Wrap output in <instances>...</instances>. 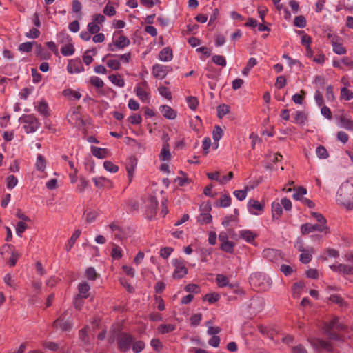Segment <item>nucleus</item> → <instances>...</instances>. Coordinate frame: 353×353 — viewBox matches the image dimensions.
<instances>
[{"instance_id": "obj_29", "label": "nucleus", "mask_w": 353, "mask_h": 353, "mask_svg": "<svg viewBox=\"0 0 353 353\" xmlns=\"http://www.w3.org/2000/svg\"><path fill=\"white\" fill-rule=\"evenodd\" d=\"M220 299V294L217 292L208 293L203 297V301H207L210 303H214Z\"/></svg>"}, {"instance_id": "obj_32", "label": "nucleus", "mask_w": 353, "mask_h": 353, "mask_svg": "<svg viewBox=\"0 0 353 353\" xmlns=\"http://www.w3.org/2000/svg\"><path fill=\"white\" fill-rule=\"evenodd\" d=\"M234 243L232 241H228L224 243H221L220 245V248L228 253H232L234 252Z\"/></svg>"}, {"instance_id": "obj_23", "label": "nucleus", "mask_w": 353, "mask_h": 353, "mask_svg": "<svg viewBox=\"0 0 353 353\" xmlns=\"http://www.w3.org/2000/svg\"><path fill=\"white\" fill-rule=\"evenodd\" d=\"M240 236L241 238L245 239L248 243H252L255 238L256 237V234L252 232L250 230H241L240 232Z\"/></svg>"}, {"instance_id": "obj_60", "label": "nucleus", "mask_w": 353, "mask_h": 353, "mask_svg": "<svg viewBox=\"0 0 353 353\" xmlns=\"http://www.w3.org/2000/svg\"><path fill=\"white\" fill-rule=\"evenodd\" d=\"M107 65L112 70H117L121 68V63L117 59H109L106 63Z\"/></svg>"}, {"instance_id": "obj_62", "label": "nucleus", "mask_w": 353, "mask_h": 353, "mask_svg": "<svg viewBox=\"0 0 353 353\" xmlns=\"http://www.w3.org/2000/svg\"><path fill=\"white\" fill-rule=\"evenodd\" d=\"M28 228V225L23 222V221H19L18 222L17 225V227H16V231H17V234L21 236V234Z\"/></svg>"}, {"instance_id": "obj_39", "label": "nucleus", "mask_w": 353, "mask_h": 353, "mask_svg": "<svg viewBox=\"0 0 353 353\" xmlns=\"http://www.w3.org/2000/svg\"><path fill=\"white\" fill-rule=\"evenodd\" d=\"M175 330V326L172 324H162L159 326L158 330L161 334H166Z\"/></svg>"}, {"instance_id": "obj_13", "label": "nucleus", "mask_w": 353, "mask_h": 353, "mask_svg": "<svg viewBox=\"0 0 353 353\" xmlns=\"http://www.w3.org/2000/svg\"><path fill=\"white\" fill-rule=\"evenodd\" d=\"M312 344L316 348L324 349L328 352H332L333 349L332 345L330 342L320 339H313Z\"/></svg>"}, {"instance_id": "obj_2", "label": "nucleus", "mask_w": 353, "mask_h": 353, "mask_svg": "<svg viewBox=\"0 0 353 353\" xmlns=\"http://www.w3.org/2000/svg\"><path fill=\"white\" fill-rule=\"evenodd\" d=\"M134 341L133 336L125 332H121L117 336L118 348L123 352H127L130 350Z\"/></svg>"}, {"instance_id": "obj_40", "label": "nucleus", "mask_w": 353, "mask_h": 353, "mask_svg": "<svg viewBox=\"0 0 353 353\" xmlns=\"http://www.w3.org/2000/svg\"><path fill=\"white\" fill-rule=\"evenodd\" d=\"M108 57H117L121 61H123V62L127 63H129V61H130V60L131 59V53L128 52V53H125V54H121V55L108 54L105 56V58H108Z\"/></svg>"}, {"instance_id": "obj_26", "label": "nucleus", "mask_w": 353, "mask_h": 353, "mask_svg": "<svg viewBox=\"0 0 353 353\" xmlns=\"http://www.w3.org/2000/svg\"><path fill=\"white\" fill-rule=\"evenodd\" d=\"M36 169L40 172H44L46 166V161L41 154H39L35 164Z\"/></svg>"}, {"instance_id": "obj_3", "label": "nucleus", "mask_w": 353, "mask_h": 353, "mask_svg": "<svg viewBox=\"0 0 353 353\" xmlns=\"http://www.w3.org/2000/svg\"><path fill=\"white\" fill-rule=\"evenodd\" d=\"M301 231L302 234L306 235L310 232L314 231L323 232L325 234H329L330 232V228L328 226H323V225L312 224L307 223L303 224L301 227Z\"/></svg>"}, {"instance_id": "obj_28", "label": "nucleus", "mask_w": 353, "mask_h": 353, "mask_svg": "<svg viewBox=\"0 0 353 353\" xmlns=\"http://www.w3.org/2000/svg\"><path fill=\"white\" fill-rule=\"evenodd\" d=\"M109 79L111 82L119 87H123L125 81L123 79L119 74H112L109 76Z\"/></svg>"}, {"instance_id": "obj_25", "label": "nucleus", "mask_w": 353, "mask_h": 353, "mask_svg": "<svg viewBox=\"0 0 353 353\" xmlns=\"http://www.w3.org/2000/svg\"><path fill=\"white\" fill-rule=\"evenodd\" d=\"M216 281L218 286L220 288H223L225 286L230 287V284L229 283V279L225 275L218 274L216 277Z\"/></svg>"}, {"instance_id": "obj_7", "label": "nucleus", "mask_w": 353, "mask_h": 353, "mask_svg": "<svg viewBox=\"0 0 353 353\" xmlns=\"http://www.w3.org/2000/svg\"><path fill=\"white\" fill-rule=\"evenodd\" d=\"M171 70L169 66L155 64L152 67V74L155 78L163 79Z\"/></svg>"}, {"instance_id": "obj_44", "label": "nucleus", "mask_w": 353, "mask_h": 353, "mask_svg": "<svg viewBox=\"0 0 353 353\" xmlns=\"http://www.w3.org/2000/svg\"><path fill=\"white\" fill-rule=\"evenodd\" d=\"M137 96L142 101H145L148 99V94L141 87L137 86L135 88Z\"/></svg>"}, {"instance_id": "obj_43", "label": "nucleus", "mask_w": 353, "mask_h": 353, "mask_svg": "<svg viewBox=\"0 0 353 353\" xmlns=\"http://www.w3.org/2000/svg\"><path fill=\"white\" fill-rule=\"evenodd\" d=\"M306 94V92L303 90H301V94H295L292 96V101L297 104L301 105L305 99V96Z\"/></svg>"}, {"instance_id": "obj_42", "label": "nucleus", "mask_w": 353, "mask_h": 353, "mask_svg": "<svg viewBox=\"0 0 353 353\" xmlns=\"http://www.w3.org/2000/svg\"><path fill=\"white\" fill-rule=\"evenodd\" d=\"M104 168L112 173H115L119 170V167L116 165H114L112 161H105L103 163Z\"/></svg>"}, {"instance_id": "obj_45", "label": "nucleus", "mask_w": 353, "mask_h": 353, "mask_svg": "<svg viewBox=\"0 0 353 353\" xmlns=\"http://www.w3.org/2000/svg\"><path fill=\"white\" fill-rule=\"evenodd\" d=\"M85 276L88 279L95 281L99 276V274L96 272L94 268L90 267L87 268L85 271Z\"/></svg>"}, {"instance_id": "obj_9", "label": "nucleus", "mask_w": 353, "mask_h": 353, "mask_svg": "<svg viewBox=\"0 0 353 353\" xmlns=\"http://www.w3.org/2000/svg\"><path fill=\"white\" fill-rule=\"evenodd\" d=\"M68 71L72 73H79L84 70L83 66L80 59L71 60L67 66Z\"/></svg>"}, {"instance_id": "obj_61", "label": "nucleus", "mask_w": 353, "mask_h": 353, "mask_svg": "<svg viewBox=\"0 0 353 353\" xmlns=\"http://www.w3.org/2000/svg\"><path fill=\"white\" fill-rule=\"evenodd\" d=\"M223 135V130L219 125H216L213 130V139L214 141H219Z\"/></svg>"}, {"instance_id": "obj_48", "label": "nucleus", "mask_w": 353, "mask_h": 353, "mask_svg": "<svg viewBox=\"0 0 353 353\" xmlns=\"http://www.w3.org/2000/svg\"><path fill=\"white\" fill-rule=\"evenodd\" d=\"M294 25L299 28H304L306 26V19L304 16L299 15L295 17Z\"/></svg>"}, {"instance_id": "obj_57", "label": "nucleus", "mask_w": 353, "mask_h": 353, "mask_svg": "<svg viewBox=\"0 0 353 353\" xmlns=\"http://www.w3.org/2000/svg\"><path fill=\"white\" fill-rule=\"evenodd\" d=\"M231 203V198L228 195H223L222 198L220 199L219 203H217L218 206L220 207H228Z\"/></svg>"}, {"instance_id": "obj_12", "label": "nucleus", "mask_w": 353, "mask_h": 353, "mask_svg": "<svg viewBox=\"0 0 353 353\" xmlns=\"http://www.w3.org/2000/svg\"><path fill=\"white\" fill-rule=\"evenodd\" d=\"M34 53L37 57H39L41 60H48L50 59L51 54L46 50L41 44L35 43Z\"/></svg>"}, {"instance_id": "obj_27", "label": "nucleus", "mask_w": 353, "mask_h": 353, "mask_svg": "<svg viewBox=\"0 0 353 353\" xmlns=\"http://www.w3.org/2000/svg\"><path fill=\"white\" fill-rule=\"evenodd\" d=\"M212 217L209 212H201L198 216V222L201 224H207L212 222Z\"/></svg>"}, {"instance_id": "obj_37", "label": "nucleus", "mask_w": 353, "mask_h": 353, "mask_svg": "<svg viewBox=\"0 0 353 353\" xmlns=\"http://www.w3.org/2000/svg\"><path fill=\"white\" fill-rule=\"evenodd\" d=\"M307 194V190L306 188L299 186L296 189L295 193L293 194L292 197L295 200H301V198L303 195Z\"/></svg>"}, {"instance_id": "obj_47", "label": "nucleus", "mask_w": 353, "mask_h": 353, "mask_svg": "<svg viewBox=\"0 0 353 353\" xmlns=\"http://www.w3.org/2000/svg\"><path fill=\"white\" fill-rule=\"evenodd\" d=\"M81 3L79 0H73L72 3V10L73 12L78 13L79 17L81 16Z\"/></svg>"}, {"instance_id": "obj_59", "label": "nucleus", "mask_w": 353, "mask_h": 353, "mask_svg": "<svg viewBox=\"0 0 353 353\" xmlns=\"http://www.w3.org/2000/svg\"><path fill=\"white\" fill-rule=\"evenodd\" d=\"M145 347L144 342L141 341H136L133 343L132 350L134 353L141 352Z\"/></svg>"}, {"instance_id": "obj_15", "label": "nucleus", "mask_w": 353, "mask_h": 353, "mask_svg": "<svg viewBox=\"0 0 353 353\" xmlns=\"http://www.w3.org/2000/svg\"><path fill=\"white\" fill-rule=\"evenodd\" d=\"M110 228L112 231L115 232L117 231V233H115L114 236L116 239H118L119 240H121L126 236V234L124 232L123 229L120 227V225L118 224L117 222L113 221L109 225Z\"/></svg>"}, {"instance_id": "obj_17", "label": "nucleus", "mask_w": 353, "mask_h": 353, "mask_svg": "<svg viewBox=\"0 0 353 353\" xmlns=\"http://www.w3.org/2000/svg\"><path fill=\"white\" fill-rule=\"evenodd\" d=\"M172 58V50L169 47L164 48L159 52V59L161 61L167 62L171 61Z\"/></svg>"}, {"instance_id": "obj_38", "label": "nucleus", "mask_w": 353, "mask_h": 353, "mask_svg": "<svg viewBox=\"0 0 353 353\" xmlns=\"http://www.w3.org/2000/svg\"><path fill=\"white\" fill-rule=\"evenodd\" d=\"M312 216L315 218L316 221H318V225H323V226H327V220L324 217V216L320 213L312 212H311Z\"/></svg>"}, {"instance_id": "obj_53", "label": "nucleus", "mask_w": 353, "mask_h": 353, "mask_svg": "<svg viewBox=\"0 0 353 353\" xmlns=\"http://www.w3.org/2000/svg\"><path fill=\"white\" fill-rule=\"evenodd\" d=\"M88 30L91 34H97L100 31V26L94 21L88 25Z\"/></svg>"}, {"instance_id": "obj_4", "label": "nucleus", "mask_w": 353, "mask_h": 353, "mask_svg": "<svg viewBox=\"0 0 353 353\" xmlns=\"http://www.w3.org/2000/svg\"><path fill=\"white\" fill-rule=\"evenodd\" d=\"M173 265L175 267L173 277L175 279H182L188 274V268L185 267L184 260L181 259H176L173 261Z\"/></svg>"}, {"instance_id": "obj_5", "label": "nucleus", "mask_w": 353, "mask_h": 353, "mask_svg": "<svg viewBox=\"0 0 353 353\" xmlns=\"http://www.w3.org/2000/svg\"><path fill=\"white\" fill-rule=\"evenodd\" d=\"M80 110L81 106L79 105L73 108L67 115L68 122L77 127H81L84 125L83 120L80 114Z\"/></svg>"}, {"instance_id": "obj_51", "label": "nucleus", "mask_w": 353, "mask_h": 353, "mask_svg": "<svg viewBox=\"0 0 353 353\" xmlns=\"http://www.w3.org/2000/svg\"><path fill=\"white\" fill-rule=\"evenodd\" d=\"M212 60L215 64L218 65H221L222 67H225L226 65V60L224 57L221 55H214L212 58Z\"/></svg>"}, {"instance_id": "obj_6", "label": "nucleus", "mask_w": 353, "mask_h": 353, "mask_svg": "<svg viewBox=\"0 0 353 353\" xmlns=\"http://www.w3.org/2000/svg\"><path fill=\"white\" fill-rule=\"evenodd\" d=\"M339 318L334 317L329 323L325 324V332L327 334L330 339L333 340H340L339 335L334 332L336 324L338 323Z\"/></svg>"}, {"instance_id": "obj_63", "label": "nucleus", "mask_w": 353, "mask_h": 353, "mask_svg": "<svg viewBox=\"0 0 353 353\" xmlns=\"http://www.w3.org/2000/svg\"><path fill=\"white\" fill-rule=\"evenodd\" d=\"M83 299H84L83 297H81V296H79L77 295L76 296L74 303H73V305L75 309L80 310L82 308L83 303H84L83 301Z\"/></svg>"}, {"instance_id": "obj_41", "label": "nucleus", "mask_w": 353, "mask_h": 353, "mask_svg": "<svg viewBox=\"0 0 353 353\" xmlns=\"http://www.w3.org/2000/svg\"><path fill=\"white\" fill-rule=\"evenodd\" d=\"M341 98L346 101H350L353 99V92L344 87L341 90Z\"/></svg>"}, {"instance_id": "obj_19", "label": "nucleus", "mask_w": 353, "mask_h": 353, "mask_svg": "<svg viewBox=\"0 0 353 353\" xmlns=\"http://www.w3.org/2000/svg\"><path fill=\"white\" fill-rule=\"evenodd\" d=\"M90 289L89 284L87 282H83L79 284L78 285V291L79 294L77 296L88 298L89 296L88 292Z\"/></svg>"}, {"instance_id": "obj_8", "label": "nucleus", "mask_w": 353, "mask_h": 353, "mask_svg": "<svg viewBox=\"0 0 353 353\" xmlns=\"http://www.w3.org/2000/svg\"><path fill=\"white\" fill-rule=\"evenodd\" d=\"M130 39L127 37L121 35L116 41L113 43L109 44L108 48L110 51H114L115 48L123 49L128 46L130 44Z\"/></svg>"}, {"instance_id": "obj_36", "label": "nucleus", "mask_w": 353, "mask_h": 353, "mask_svg": "<svg viewBox=\"0 0 353 353\" xmlns=\"http://www.w3.org/2000/svg\"><path fill=\"white\" fill-rule=\"evenodd\" d=\"M187 103L188 104L189 108L192 110H195L199 105V101L198 99L196 97H188L186 98Z\"/></svg>"}, {"instance_id": "obj_49", "label": "nucleus", "mask_w": 353, "mask_h": 353, "mask_svg": "<svg viewBox=\"0 0 353 353\" xmlns=\"http://www.w3.org/2000/svg\"><path fill=\"white\" fill-rule=\"evenodd\" d=\"M307 119V116L303 112L298 111L295 114L294 120L296 123L303 124Z\"/></svg>"}, {"instance_id": "obj_16", "label": "nucleus", "mask_w": 353, "mask_h": 353, "mask_svg": "<svg viewBox=\"0 0 353 353\" xmlns=\"http://www.w3.org/2000/svg\"><path fill=\"white\" fill-rule=\"evenodd\" d=\"M160 111L163 116L168 119H174L176 117V112L167 105H161Z\"/></svg>"}, {"instance_id": "obj_55", "label": "nucleus", "mask_w": 353, "mask_h": 353, "mask_svg": "<svg viewBox=\"0 0 353 353\" xmlns=\"http://www.w3.org/2000/svg\"><path fill=\"white\" fill-rule=\"evenodd\" d=\"M316 153L317 156L321 159H326L328 157V153L326 148L324 146L320 145L316 148Z\"/></svg>"}, {"instance_id": "obj_52", "label": "nucleus", "mask_w": 353, "mask_h": 353, "mask_svg": "<svg viewBox=\"0 0 353 353\" xmlns=\"http://www.w3.org/2000/svg\"><path fill=\"white\" fill-rule=\"evenodd\" d=\"M158 90L159 93L165 99L168 100L172 99V93L168 88L165 86H160Z\"/></svg>"}, {"instance_id": "obj_58", "label": "nucleus", "mask_w": 353, "mask_h": 353, "mask_svg": "<svg viewBox=\"0 0 353 353\" xmlns=\"http://www.w3.org/2000/svg\"><path fill=\"white\" fill-rule=\"evenodd\" d=\"M7 188L9 189L13 188L18 183L17 177L14 175H9L6 178Z\"/></svg>"}, {"instance_id": "obj_64", "label": "nucleus", "mask_w": 353, "mask_h": 353, "mask_svg": "<svg viewBox=\"0 0 353 353\" xmlns=\"http://www.w3.org/2000/svg\"><path fill=\"white\" fill-rule=\"evenodd\" d=\"M128 121L132 124L138 125L141 123L142 118L141 115L134 114L128 118Z\"/></svg>"}, {"instance_id": "obj_46", "label": "nucleus", "mask_w": 353, "mask_h": 353, "mask_svg": "<svg viewBox=\"0 0 353 353\" xmlns=\"http://www.w3.org/2000/svg\"><path fill=\"white\" fill-rule=\"evenodd\" d=\"M90 83L97 88H101L104 85L103 81L97 76L92 77L90 79Z\"/></svg>"}, {"instance_id": "obj_21", "label": "nucleus", "mask_w": 353, "mask_h": 353, "mask_svg": "<svg viewBox=\"0 0 353 353\" xmlns=\"http://www.w3.org/2000/svg\"><path fill=\"white\" fill-rule=\"evenodd\" d=\"M81 230H77L74 232L72 236L70 238V239L68 241L67 243L65 244V249L67 252H69L70 249L72 248L74 244L75 243V241L79 237L81 234Z\"/></svg>"}, {"instance_id": "obj_30", "label": "nucleus", "mask_w": 353, "mask_h": 353, "mask_svg": "<svg viewBox=\"0 0 353 353\" xmlns=\"http://www.w3.org/2000/svg\"><path fill=\"white\" fill-rule=\"evenodd\" d=\"M329 300L333 303L338 304L340 307H347V303L343 298L337 294H332L329 297Z\"/></svg>"}, {"instance_id": "obj_22", "label": "nucleus", "mask_w": 353, "mask_h": 353, "mask_svg": "<svg viewBox=\"0 0 353 353\" xmlns=\"http://www.w3.org/2000/svg\"><path fill=\"white\" fill-rule=\"evenodd\" d=\"M92 154L99 159L106 157L108 154V150L105 148H100L95 146H92L91 149Z\"/></svg>"}, {"instance_id": "obj_31", "label": "nucleus", "mask_w": 353, "mask_h": 353, "mask_svg": "<svg viewBox=\"0 0 353 353\" xmlns=\"http://www.w3.org/2000/svg\"><path fill=\"white\" fill-rule=\"evenodd\" d=\"M230 107L225 104H221L217 107V117L222 119L223 116L229 113Z\"/></svg>"}, {"instance_id": "obj_1", "label": "nucleus", "mask_w": 353, "mask_h": 353, "mask_svg": "<svg viewBox=\"0 0 353 353\" xmlns=\"http://www.w3.org/2000/svg\"><path fill=\"white\" fill-rule=\"evenodd\" d=\"M24 123L23 128L27 133L34 132L40 127L39 120L33 114H26L20 118Z\"/></svg>"}, {"instance_id": "obj_50", "label": "nucleus", "mask_w": 353, "mask_h": 353, "mask_svg": "<svg viewBox=\"0 0 353 353\" xmlns=\"http://www.w3.org/2000/svg\"><path fill=\"white\" fill-rule=\"evenodd\" d=\"M249 189L250 188L248 186H245V189L243 190H235L234 192V194L237 198V199H239V201H243V199H245L247 192L248 190H249Z\"/></svg>"}, {"instance_id": "obj_56", "label": "nucleus", "mask_w": 353, "mask_h": 353, "mask_svg": "<svg viewBox=\"0 0 353 353\" xmlns=\"http://www.w3.org/2000/svg\"><path fill=\"white\" fill-rule=\"evenodd\" d=\"M36 42H25L19 45V49L22 52H29L32 51L33 43Z\"/></svg>"}, {"instance_id": "obj_20", "label": "nucleus", "mask_w": 353, "mask_h": 353, "mask_svg": "<svg viewBox=\"0 0 353 353\" xmlns=\"http://www.w3.org/2000/svg\"><path fill=\"white\" fill-rule=\"evenodd\" d=\"M272 213L273 219H279L281 218L283 210L279 203L273 202L272 203Z\"/></svg>"}, {"instance_id": "obj_11", "label": "nucleus", "mask_w": 353, "mask_h": 353, "mask_svg": "<svg viewBox=\"0 0 353 353\" xmlns=\"http://www.w3.org/2000/svg\"><path fill=\"white\" fill-rule=\"evenodd\" d=\"M341 39L339 37H333L330 41L333 47V51L337 54H344L346 53V49L340 42Z\"/></svg>"}, {"instance_id": "obj_33", "label": "nucleus", "mask_w": 353, "mask_h": 353, "mask_svg": "<svg viewBox=\"0 0 353 353\" xmlns=\"http://www.w3.org/2000/svg\"><path fill=\"white\" fill-rule=\"evenodd\" d=\"M339 272H342L344 274H353V266L345 265V264H339L338 265Z\"/></svg>"}, {"instance_id": "obj_10", "label": "nucleus", "mask_w": 353, "mask_h": 353, "mask_svg": "<svg viewBox=\"0 0 353 353\" xmlns=\"http://www.w3.org/2000/svg\"><path fill=\"white\" fill-rule=\"evenodd\" d=\"M72 322L65 320L61 316L58 317L54 322L52 325L56 328H60L63 331H68L72 328Z\"/></svg>"}, {"instance_id": "obj_34", "label": "nucleus", "mask_w": 353, "mask_h": 353, "mask_svg": "<svg viewBox=\"0 0 353 353\" xmlns=\"http://www.w3.org/2000/svg\"><path fill=\"white\" fill-rule=\"evenodd\" d=\"M340 122L342 125L348 130H353V121L344 116L340 117Z\"/></svg>"}, {"instance_id": "obj_14", "label": "nucleus", "mask_w": 353, "mask_h": 353, "mask_svg": "<svg viewBox=\"0 0 353 353\" xmlns=\"http://www.w3.org/2000/svg\"><path fill=\"white\" fill-rule=\"evenodd\" d=\"M88 326H85L83 329L80 330L79 332V338L80 341L82 342L83 346L88 350V347L90 345V338L88 334L89 330Z\"/></svg>"}, {"instance_id": "obj_54", "label": "nucleus", "mask_w": 353, "mask_h": 353, "mask_svg": "<svg viewBox=\"0 0 353 353\" xmlns=\"http://www.w3.org/2000/svg\"><path fill=\"white\" fill-rule=\"evenodd\" d=\"M38 111L45 117H48L49 115L48 113V106L47 103L45 101H41L39 103L37 108Z\"/></svg>"}, {"instance_id": "obj_35", "label": "nucleus", "mask_w": 353, "mask_h": 353, "mask_svg": "<svg viewBox=\"0 0 353 353\" xmlns=\"http://www.w3.org/2000/svg\"><path fill=\"white\" fill-rule=\"evenodd\" d=\"M61 52L63 56H70L74 54V48L72 43H69L63 46Z\"/></svg>"}, {"instance_id": "obj_18", "label": "nucleus", "mask_w": 353, "mask_h": 353, "mask_svg": "<svg viewBox=\"0 0 353 353\" xmlns=\"http://www.w3.org/2000/svg\"><path fill=\"white\" fill-rule=\"evenodd\" d=\"M172 155L169 149L168 143H163V148L159 154L161 161H169L171 159Z\"/></svg>"}, {"instance_id": "obj_24", "label": "nucleus", "mask_w": 353, "mask_h": 353, "mask_svg": "<svg viewBox=\"0 0 353 353\" xmlns=\"http://www.w3.org/2000/svg\"><path fill=\"white\" fill-rule=\"evenodd\" d=\"M63 95L69 99H79L81 97L80 92L72 90L71 89H65L63 91Z\"/></svg>"}]
</instances>
